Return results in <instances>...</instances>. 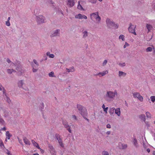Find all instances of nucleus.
Here are the masks:
<instances>
[{
	"label": "nucleus",
	"instance_id": "39",
	"mask_svg": "<svg viewBox=\"0 0 155 155\" xmlns=\"http://www.w3.org/2000/svg\"><path fill=\"white\" fill-rule=\"evenodd\" d=\"M0 123L2 124H5V121L3 119L1 118H0Z\"/></svg>",
	"mask_w": 155,
	"mask_h": 155
},
{
	"label": "nucleus",
	"instance_id": "61",
	"mask_svg": "<svg viewBox=\"0 0 155 155\" xmlns=\"http://www.w3.org/2000/svg\"><path fill=\"white\" fill-rule=\"evenodd\" d=\"M39 150H40L41 151V152L42 153H44V150H42V149H41V148L40 149H39Z\"/></svg>",
	"mask_w": 155,
	"mask_h": 155
},
{
	"label": "nucleus",
	"instance_id": "46",
	"mask_svg": "<svg viewBox=\"0 0 155 155\" xmlns=\"http://www.w3.org/2000/svg\"><path fill=\"white\" fill-rule=\"evenodd\" d=\"M114 109H115V108L114 107H112V108H111L110 109V110H111L112 111V112L111 111H110V114L113 113L114 112Z\"/></svg>",
	"mask_w": 155,
	"mask_h": 155
},
{
	"label": "nucleus",
	"instance_id": "36",
	"mask_svg": "<svg viewBox=\"0 0 155 155\" xmlns=\"http://www.w3.org/2000/svg\"><path fill=\"white\" fill-rule=\"evenodd\" d=\"M107 61L106 60H104L102 63V66H105L107 64Z\"/></svg>",
	"mask_w": 155,
	"mask_h": 155
},
{
	"label": "nucleus",
	"instance_id": "25",
	"mask_svg": "<svg viewBox=\"0 0 155 155\" xmlns=\"http://www.w3.org/2000/svg\"><path fill=\"white\" fill-rule=\"evenodd\" d=\"M102 107L104 109V111L106 112V113H107V110H108V107H107L106 108L105 107V106L104 104H103L102 106Z\"/></svg>",
	"mask_w": 155,
	"mask_h": 155
},
{
	"label": "nucleus",
	"instance_id": "49",
	"mask_svg": "<svg viewBox=\"0 0 155 155\" xmlns=\"http://www.w3.org/2000/svg\"><path fill=\"white\" fill-rule=\"evenodd\" d=\"M49 57L50 58H53L54 57V55L53 54H51Z\"/></svg>",
	"mask_w": 155,
	"mask_h": 155
},
{
	"label": "nucleus",
	"instance_id": "15",
	"mask_svg": "<svg viewBox=\"0 0 155 155\" xmlns=\"http://www.w3.org/2000/svg\"><path fill=\"white\" fill-rule=\"evenodd\" d=\"M2 111L4 114V116L5 117H8L9 115V113L6 109H4L2 110Z\"/></svg>",
	"mask_w": 155,
	"mask_h": 155
},
{
	"label": "nucleus",
	"instance_id": "27",
	"mask_svg": "<svg viewBox=\"0 0 155 155\" xmlns=\"http://www.w3.org/2000/svg\"><path fill=\"white\" fill-rule=\"evenodd\" d=\"M23 84V82L22 80L20 81L18 83V85L19 87H21Z\"/></svg>",
	"mask_w": 155,
	"mask_h": 155
},
{
	"label": "nucleus",
	"instance_id": "40",
	"mask_svg": "<svg viewBox=\"0 0 155 155\" xmlns=\"http://www.w3.org/2000/svg\"><path fill=\"white\" fill-rule=\"evenodd\" d=\"M33 61H34V63H35V64H36V66H37V67H38V66L39 64H38V63L37 62V61L35 59H34L33 60Z\"/></svg>",
	"mask_w": 155,
	"mask_h": 155
},
{
	"label": "nucleus",
	"instance_id": "51",
	"mask_svg": "<svg viewBox=\"0 0 155 155\" xmlns=\"http://www.w3.org/2000/svg\"><path fill=\"white\" fill-rule=\"evenodd\" d=\"M107 127L108 128H111V126L109 124H107Z\"/></svg>",
	"mask_w": 155,
	"mask_h": 155
},
{
	"label": "nucleus",
	"instance_id": "55",
	"mask_svg": "<svg viewBox=\"0 0 155 155\" xmlns=\"http://www.w3.org/2000/svg\"><path fill=\"white\" fill-rule=\"evenodd\" d=\"M87 116H84V117H83L87 121H89V119H87V118H86V117Z\"/></svg>",
	"mask_w": 155,
	"mask_h": 155
},
{
	"label": "nucleus",
	"instance_id": "64",
	"mask_svg": "<svg viewBox=\"0 0 155 155\" xmlns=\"http://www.w3.org/2000/svg\"><path fill=\"white\" fill-rule=\"evenodd\" d=\"M153 155H155V151H153Z\"/></svg>",
	"mask_w": 155,
	"mask_h": 155
},
{
	"label": "nucleus",
	"instance_id": "10",
	"mask_svg": "<svg viewBox=\"0 0 155 155\" xmlns=\"http://www.w3.org/2000/svg\"><path fill=\"white\" fill-rule=\"evenodd\" d=\"M63 124L65 128L67 129V130L70 133H71V131L70 129V127L68 124V122L66 121H63Z\"/></svg>",
	"mask_w": 155,
	"mask_h": 155
},
{
	"label": "nucleus",
	"instance_id": "1",
	"mask_svg": "<svg viewBox=\"0 0 155 155\" xmlns=\"http://www.w3.org/2000/svg\"><path fill=\"white\" fill-rule=\"evenodd\" d=\"M77 108L80 113L83 117L87 116V110L83 106L80 104H78L77 105Z\"/></svg>",
	"mask_w": 155,
	"mask_h": 155
},
{
	"label": "nucleus",
	"instance_id": "16",
	"mask_svg": "<svg viewBox=\"0 0 155 155\" xmlns=\"http://www.w3.org/2000/svg\"><path fill=\"white\" fill-rule=\"evenodd\" d=\"M31 142L33 144V145L36 147L38 149H40V148L39 147L38 144L35 142V141L33 140H31Z\"/></svg>",
	"mask_w": 155,
	"mask_h": 155
},
{
	"label": "nucleus",
	"instance_id": "18",
	"mask_svg": "<svg viewBox=\"0 0 155 155\" xmlns=\"http://www.w3.org/2000/svg\"><path fill=\"white\" fill-rule=\"evenodd\" d=\"M23 140L25 143L27 145H30L31 143L29 140L26 137L24 138Z\"/></svg>",
	"mask_w": 155,
	"mask_h": 155
},
{
	"label": "nucleus",
	"instance_id": "37",
	"mask_svg": "<svg viewBox=\"0 0 155 155\" xmlns=\"http://www.w3.org/2000/svg\"><path fill=\"white\" fill-rule=\"evenodd\" d=\"M0 147L2 148V147H5L4 143L3 142L0 140Z\"/></svg>",
	"mask_w": 155,
	"mask_h": 155
},
{
	"label": "nucleus",
	"instance_id": "12",
	"mask_svg": "<svg viewBox=\"0 0 155 155\" xmlns=\"http://www.w3.org/2000/svg\"><path fill=\"white\" fill-rule=\"evenodd\" d=\"M67 4L70 7H71L74 5V0H67Z\"/></svg>",
	"mask_w": 155,
	"mask_h": 155
},
{
	"label": "nucleus",
	"instance_id": "52",
	"mask_svg": "<svg viewBox=\"0 0 155 155\" xmlns=\"http://www.w3.org/2000/svg\"><path fill=\"white\" fill-rule=\"evenodd\" d=\"M144 122H145V123L146 124V125L148 127H149L150 126V125L149 122H145V121Z\"/></svg>",
	"mask_w": 155,
	"mask_h": 155
},
{
	"label": "nucleus",
	"instance_id": "21",
	"mask_svg": "<svg viewBox=\"0 0 155 155\" xmlns=\"http://www.w3.org/2000/svg\"><path fill=\"white\" fill-rule=\"evenodd\" d=\"M59 31H60L59 30H56L54 32L53 34H52V35H51V37H54V36H56L57 35H58V34Z\"/></svg>",
	"mask_w": 155,
	"mask_h": 155
},
{
	"label": "nucleus",
	"instance_id": "57",
	"mask_svg": "<svg viewBox=\"0 0 155 155\" xmlns=\"http://www.w3.org/2000/svg\"><path fill=\"white\" fill-rule=\"evenodd\" d=\"M2 130H6V128L5 127H4L1 129Z\"/></svg>",
	"mask_w": 155,
	"mask_h": 155
},
{
	"label": "nucleus",
	"instance_id": "43",
	"mask_svg": "<svg viewBox=\"0 0 155 155\" xmlns=\"http://www.w3.org/2000/svg\"><path fill=\"white\" fill-rule=\"evenodd\" d=\"M6 153L8 155H11L12 154L10 152L8 149L6 150Z\"/></svg>",
	"mask_w": 155,
	"mask_h": 155
},
{
	"label": "nucleus",
	"instance_id": "53",
	"mask_svg": "<svg viewBox=\"0 0 155 155\" xmlns=\"http://www.w3.org/2000/svg\"><path fill=\"white\" fill-rule=\"evenodd\" d=\"M3 94H4L6 96H7L6 94V91L4 89L3 91Z\"/></svg>",
	"mask_w": 155,
	"mask_h": 155
},
{
	"label": "nucleus",
	"instance_id": "6",
	"mask_svg": "<svg viewBox=\"0 0 155 155\" xmlns=\"http://www.w3.org/2000/svg\"><path fill=\"white\" fill-rule=\"evenodd\" d=\"M133 97L134 98H137L140 101L142 102L143 100V98L138 92H135L133 94Z\"/></svg>",
	"mask_w": 155,
	"mask_h": 155
},
{
	"label": "nucleus",
	"instance_id": "31",
	"mask_svg": "<svg viewBox=\"0 0 155 155\" xmlns=\"http://www.w3.org/2000/svg\"><path fill=\"white\" fill-rule=\"evenodd\" d=\"M14 71V70L13 69H8L7 70V72L8 73V74H11L12 73V72H13Z\"/></svg>",
	"mask_w": 155,
	"mask_h": 155
},
{
	"label": "nucleus",
	"instance_id": "11",
	"mask_svg": "<svg viewBox=\"0 0 155 155\" xmlns=\"http://www.w3.org/2000/svg\"><path fill=\"white\" fill-rule=\"evenodd\" d=\"M49 147L50 149V151L51 155H56V152L53 147L52 146H49Z\"/></svg>",
	"mask_w": 155,
	"mask_h": 155
},
{
	"label": "nucleus",
	"instance_id": "32",
	"mask_svg": "<svg viewBox=\"0 0 155 155\" xmlns=\"http://www.w3.org/2000/svg\"><path fill=\"white\" fill-rule=\"evenodd\" d=\"M48 75L50 77H54V72L53 71H51L50 73Z\"/></svg>",
	"mask_w": 155,
	"mask_h": 155
},
{
	"label": "nucleus",
	"instance_id": "9",
	"mask_svg": "<svg viewBox=\"0 0 155 155\" xmlns=\"http://www.w3.org/2000/svg\"><path fill=\"white\" fill-rule=\"evenodd\" d=\"M75 18H76L79 19H86L87 18V16L84 15H83L81 14H79L75 16Z\"/></svg>",
	"mask_w": 155,
	"mask_h": 155
},
{
	"label": "nucleus",
	"instance_id": "3",
	"mask_svg": "<svg viewBox=\"0 0 155 155\" xmlns=\"http://www.w3.org/2000/svg\"><path fill=\"white\" fill-rule=\"evenodd\" d=\"M106 23L109 27H114L115 28H118V25L113 22L110 19L107 18L106 20Z\"/></svg>",
	"mask_w": 155,
	"mask_h": 155
},
{
	"label": "nucleus",
	"instance_id": "60",
	"mask_svg": "<svg viewBox=\"0 0 155 155\" xmlns=\"http://www.w3.org/2000/svg\"><path fill=\"white\" fill-rule=\"evenodd\" d=\"M110 133V131H108L106 132V134H109Z\"/></svg>",
	"mask_w": 155,
	"mask_h": 155
},
{
	"label": "nucleus",
	"instance_id": "63",
	"mask_svg": "<svg viewBox=\"0 0 155 155\" xmlns=\"http://www.w3.org/2000/svg\"><path fill=\"white\" fill-rule=\"evenodd\" d=\"M10 17H8V19H7V20L8 21H9L10 20Z\"/></svg>",
	"mask_w": 155,
	"mask_h": 155
},
{
	"label": "nucleus",
	"instance_id": "54",
	"mask_svg": "<svg viewBox=\"0 0 155 155\" xmlns=\"http://www.w3.org/2000/svg\"><path fill=\"white\" fill-rule=\"evenodd\" d=\"M71 72H72L74 71V67H72L70 70Z\"/></svg>",
	"mask_w": 155,
	"mask_h": 155
},
{
	"label": "nucleus",
	"instance_id": "7",
	"mask_svg": "<svg viewBox=\"0 0 155 155\" xmlns=\"http://www.w3.org/2000/svg\"><path fill=\"white\" fill-rule=\"evenodd\" d=\"M55 137L58 141L59 143L60 146L62 147H64V144L63 143V141L60 138V136L58 134H56Z\"/></svg>",
	"mask_w": 155,
	"mask_h": 155
},
{
	"label": "nucleus",
	"instance_id": "19",
	"mask_svg": "<svg viewBox=\"0 0 155 155\" xmlns=\"http://www.w3.org/2000/svg\"><path fill=\"white\" fill-rule=\"evenodd\" d=\"M119 147L121 149H124L127 147V145L126 144H122L120 143L119 144Z\"/></svg>",
	"mask_w": 155,
	"mask_h": 155
},
{
	"label": "nucleus",
	"instance_id": "35",
	"mask_svg": "<svg viewBox=\"0 0 155 155\" xmlns=\"http://www.w3.org/2000/svg\"><path fill=\"white\" fill-rule=\"evenodd\" d=\"M150 98L151 99V101L153 102H154L155 101V96H151L150 97Z\"/></svg>",
	"mask_w": 155,
	"mask_h": 155
},
{
	"label": "nucleus",
	"instance_id": "59",
	"mask_svg": "<svg viewBox=\"0 0 155 155\" xmlns=\"http://www.w3.org/2000/svg\"><path fill=\"white\" fill-rule=\"evenodd\" d=\"M50 54V52H47V56H49V55H50V54Z\"/></svg>",
	"mask_w": 155,
	"mask_h": 155
},
{
	"label": "nucleus",
	"instance_id": "22",
	"mask_svg": "<svg viewBox=\"0 0 155 155\" xmlns=\"http://www.w3.org/2000/svg\"><path fill=\"white\" fill-rule=\"evenodd\" d=\"M126 74L123 71H119V77L121 76H126Z\"/></svg>",
	"mask_w": 155,
	"mask_h": 155
},
{
	"label": "nucleus",
	"instance_id": "41",
	"mask_svg": "<svg viewBox=\"0 0 155 155\" xmlns=\"http://www.w3.org/2000/svg\"><path fill=\"white\" fill-rule=\"evenodd\" d=\"M6 101H7L10 104L11 103V101L9 98L7 97V96H6Z\"/></svg>",
	"mask_w": 155,
	"mask_h": 155
},
{
	"label": "nucleus",
	"instance_id": "28",
	"mask_svg": "<svg viewBox=\"0 0 155 155\" xmlns=\"http://www.w3.org/2000/svg\"><path fill=\"white\" fill-rule=\"evenodd\" d=\"M146 117L147 118H150L151 117V115L150 113L149 112H147L146 113Z\"/></svg>",
	"mask_w": 155,
	"mask_h": 155
},
{
	"label": "nucleus",
	"instance_id": "48",
	"mask_svg": "<svg viewBox=\"0 0 155 155\" xmlns=\"http://www.w3.org/2000/svg\"><path fill=\"white\" fill-rule=\"evenodd\" d=\"M119 65L121 66H124L125 65V63H119Z\"/></svg>",
	"mask_w": 155,
	"mask_h": 155
},
{
	"label": "nucleus",
	"instance_id": "5",
	"mask_svg": "<svg viewBox=\"0 0 155 155\" xmlns=\"http://www.w3.org/2000/svg\"><path fill=\"white\" fill-rule=\"evenodd\" d=\"M37 22L39 24L44 23L45 20V18L42 15H39L36 17Z\"/></svg>",
	"mask_w": 155,
	"mask_h": 155
},
{
	"label": "nucleus",
	"instance_id": "62",
	"mask_svg": "<svg viewBox=\"0 0 155 155\" xmlns=\"http://www.w3.org/2000/svg\"><path fill=\"white\" fill-rule=\"evenodd\" d=\"M66 69L68 72H71V70H70V69L67 68Z\"/></svg>",
	"mask_w": 155,
	"mask_h": 155
},
{
	"label": "nucleus",
	"instance_id": "42",
	"mask_svg": "<svg viewBox=\"0 0 155 155\" xmlns=\"http://www.w3.org/2000/svg\"><path fill=\"white\" fill-rule=\"evenodd\" d=\"M16 69H17V70L19 72V71L21 72V67H20V66H19V65H18V67H17L16 68Z\"/></svg>",
	"mask_w": 155,
	"mask_h": 155
},
{
	"label": "nucleus",
	"instance_id": "4",
	"mask_svg": "<svg viewBox=\"0 0 155 155\" xmlns=\"http://www.w3.org/2000/svg\"><path fill=\"white\" fill-rule=\"evenodd\" d=\"M117 94V92L116 90L114 91V92L111 91H108L107 92L106 96L107 97L113 98L115 97L116 95Z\"/></svg>",
	"mask_w": 155,
	"mask_h": 155
},
{
	"label": "nucleus",
	"instance_id": "14",
	"mask_svg": "<svg viewBox=\"0 0 155 155\" xmlns=\"http://www.w3.org/2000/svg\"><path fill=\"white\" fill-rule=\"evenodd\" d=\"M6 138L5 140V141H7V140H9L10 139V138L12 136V135L11 134L9 131H7L6 133Z\"/></svg>",
	"mask_w": 155,
	"mask_h": 155
},
{
	"label": "nucleus",
	"instance_id": "24",
	"mask_svg": "<svg viewBox=\"0 0 155 155\" xmlns=\"http://www.w3.org/2000/svg\"><path fill=\"white\" fill-rule=\"evenodd\" d=\"M146 27L147 29L148 30V31H150L152 28V25H150L147 24Z\"/></svg>",
	"mask_w": 155,
	"mask_h": 155
},
{
	"label": "nucleus",
	"instance_id": "20",
	"mask_svg": "<svg viewBox=\"0 0 155 155\" xmlns=\"http://www.w3.org/2000/svg\"><path fill=\"white\" fill-rule=\"evenodd\" d=\"M115 113L119 116L120 114V108H117L115 110Z\"/></svg>",
	"mask_w": 155,
	"mask_h": 155
},
{
	"label": "nucleus",
	"instance_id": "58",
	"mask_svg": "<svg viewBox=\"0 0 155 155\" xmlns=\"http://www.w3.org/2000/svg\"><path fill=\"white\" fill-rule=\"evenodd\" d=\"M7 62L8 63H9L11 62V61H10V60L8 59L7 60Z\"/></svg>",
	"mask_w": 155,
	"mask_h": 155
},
{
	"label": "nucleus",
	"instance_id": "38",
	"mask_svg": "<svg viewBox=\"0 0 155 155\" xmlns=\"http://www.w3.org/2000/svg\"><path fill=\"white\" fill-rule=\"evenodd\" d=\"M5 24H6V25H7V26H10L11 24H10V21H6L5 22Z\"/></svg>",
	"mask_w": 155,
	"mask_h": 155
},
{
	"label": "nucleus",
	"instance_id": "13",
	"mask_svg": "<svg viewBox=\"0 0 155 155\" xmlns=\"http://www.w3.org/2000/svg\"><path fill=\"white\" fill-rule=\"evenodd\" d=\"M108 73V71H104L102 72H100L99 73L96 74L95 75H99L100 77L103 76L105 75V74H107Z\"/></svg>",
	"mask_w": 155,
	"mask_h": 155
},
{
	"label": "nucleus",
	"instance_id": "26",
	"mask_svg": "<svg viewBox=\"0 0 155 155\" xmlns=\"http://www.w3.org/2000/svg\"><path fill=\"white\" fill-rule=\"evenodd\" d=\"M133 144L134 145L135 147H137V140L135 138L134 140H133Z\"/></svg>",
	"mask_w": 155,
	"mask_h": 155
},
{
	"label": "nucleus",
	"instance_id": "50",
	"mask_svg": "<svg viewBox=\"0 0 155 155\" xmlns=\"http://www.w3.org/2000/svg\"><path fill=\"white\" fill-rule=\"evenodd\" d=\"M38 12H39V11L38 10L36 9L35 10L34 12L35 14H36V15L38 14Z\"/></svg>",
	"mask_w": 155,
	"mask_h": 155
},
{
	"label": "nucleus",
	"instance_id": "30",
	"mask_svg": "<svg viewBox=\"0 0 155 155\" xmlns=\"http://www.w3.org/2000/svg\"><path fill=\"white\" fill-rule=\"evenodd\" d=\"M152 51V48L151 47H148L146 49V51L147 52H150Z\"/></svg>",
	"mask_w": 155,
	"mask_h": 155
},
{
	"label": "nucleus",
	"instance_id": "56",
	"mask_svg": "<svg viewBox=\"0 0 155 155\" xmlns=\"http://www.w3.org/2000/svg\"><path fill=\"white\" fill-rule=\"evenodd\" d=\"M147 151L148 153H149L150 152V150L149 148H147Z\"/></svg>",
	"mask_w": 155,
	"mask_h": 155
},
{
	"label": "nucleus",
	"instance_id": "29",
	"mask_svg": "<svg viewBox=\"0 0 155 155\" xmlns=\"http://www.w3.org/2000/svg\"><path fill=\"white\" fill-rule=\"evenodd\" d=\"M83 37L85 38L87 36V32L86 31H84L83 32Z\"/></svg>",
	"mask_w": 155,
	"mask_h": 155
},
{
	"label": "nucleus",
	"instance_id": "44",
	"mask_svg": "<svg viewBox=\"0 0 155 155\" xmlns=\"http://www.w3.org/2000/svg\"><path fill=\"white\" fill-rule=\"evenodd\" d=\"M129 45L128 43H127V42L125 43V44L124 45V48H125L129 46Z\"/></svg>",
	"mask_w": 155,
	"mask_h": 155
},
{
	"label": "nucleus",
	"instance_id": "2",
	"mask_svg": "<svg viewBox=\"0 0 155 155\" xmlns=\"http://www.w3.org/2000/svg\"><path fill=\"white\" fill-rule=\"evenodd\" d=\"M90 17L91 20H93L95 19L97 23H99L100 21L101 18L98 15L97 12L93 13L91 14Z\"/></svg>",
	"mask_w": 155,
	"mask_h": 155
},
{
	"label": "nucleus",
	"instance_id": "33",
	"mask_svg": "<svg viewBox=\"0 0 155 155\" xmlns=\"http://www.w3.org/2000/svg\"><path fill=\"white\" fill-rule=\"evenodd\" d=\"M119 38L120 39H121L122 40V41H124V36L123 35H120L119 37Z\"/></svg>",
	"mask_w": 155,
	"mask_h": 155
},
{
	"label": "nucleus",
	"instance_id": "47",
	"mask_svg": "<svg viewBox=\"0 0 155 155\" xmlns=\"http://www.w3.org/2000/svg\"><path fill=\"white\" fill-rule=\"evenodd\" d=\"M32 65V67L33 68V72H36L37 71V69H35L34 68V66Z\"/></svg>",
	"mask_w": 155,
	"mask_h": 155
},
{
	"label": "nucleus",
	"instance_id": "34",
	"mask_svg": "<svg viewBox=\"0 0 155 155\" xmlns=\"http://www.w3.org/2000/svg\"><path fill=\"white\" fill-rule=\"evenodd\" d=\"M102 155H109L108 152L107 151H104L102 153Z\"/></svg>",
	"mask_w": 155,
	"mask_h": 155
},
{
	"label": "nucleus",
	"instance_id": "23",
	"mask_svg": "<svg viewBox=\"0 0 155 155\" xmlns=\"http://www.w3.org/2000/svg\"><path fill=\"white\" fill-rule=\"evenodd\" d=\"M140 118L144 121L146 120L145 116L144 114H141L140 116Z\"/></svg>",
	"mask_w": 155,
	"mask_h": 155
},
{
	"label": "nucleus",
	"instance_id": "8",
	"mask_svg": "<svg viewBox=\"0 0 155 155\" xmlns=\"http://www.w3.org/2000/svg\"><path fill=\"white\" fill-rule=\"evenodd\" d=\"M135 25L130 24V26L128 28V29L130 32L134 34L135 35H136V33L135 31Z\"/></svg>",
	"mask_w": 155,
	"mask_h": 155
},
{
	"label": "nucleus",
	"instance_id": "45",
	"mask_svg": "<svg viewBox=\"0 0 155 155\" xmlns=\"http://www.w3.org/2000/svg\"><path fill=\"white\" fill-rule=\"evenodd\" d=\"M72 119L74 120H77V117L75 115H73L72 116Z\"/></svg>",
	"mask_w": 155,
	"mask_h": 155
},
{
	"label": "nucleus",
	"instance_id": "17",
	"mask_svg": "<svg viewBox=\"0 0 155 155\" xmlns=\"http://www.w3.org/2000/svg\"><path fill=\"white\" fill-rule=\"evenodd\" d=\"M82 2H83L82 1H80L78 2V5L77 8L78 9H79L80 10H84V9L82 7L81 5L80 4V3H81V4Z\"/></svg>",
	"mask_w": 155,
	"mask_h": 155
}]
</instances>
